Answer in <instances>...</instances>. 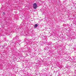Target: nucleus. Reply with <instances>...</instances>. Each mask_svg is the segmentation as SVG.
I'll return each mask as SVG.
<instances>
[{"mask_svg": "<svg viewBox=\"0 0 76 76\" xmlns=\"http://www.w3.org/2000/svg\"><path fill=\"white\" fill-rule=\"evenodd\" d=\"M18 37H16L14 38V40H15L16 41H18Z\"/></svg>", "mask_w": 76, "mask_h": 76, "instance_id": "f03ea898", "label": "nucleus"}, {"mask_svg": "<svg viewBox=\"0 0 76 76\" xmlns=\"http://www.w3.org/2000/svg\"><path fill=\"white\" fill-rule=\"evenodd\" d=\"M32 42H33L32 41V40H29L28 41V43H29V44H32Z\"/></svg>", "mask_w": 76, "mask_h": 76, "instance_id": "7ed1b4c3", "label": "nucleus"}, {"mask_svg": "<svg viewBox=\"0 0 76 76\" xmlns=\"http://www.w3.org/2000/svg\"><path fill=\"white\" fill-rule=\"evenodd\" d=\"M33 7L34 9H37V4L36 3L34 4H33Z\"/></svg>", "mask_w": 76, "mask_h": 76, "instance_id": "f257e3e1", "label": "nucleus"}, {"mask_svg": "<svg viewBox=\"0 0 76 76\" xmlns=\"http://www.w3.org/2000/svg\"><path fill=\"white\" fill-rule=\"evenodd\" d=\"M3 13L4 15V12H3Z\"/></svg>", "mask_w": 76, "mask_h": 76, "instance_id": "423d86ee", "label": "nucleus"}, {"mask_svg": "<svg viewBox=\"0 0 76 76\" xmlns=\"http://www.w3.org/2000/svg\"><path fill=\"white\" fill-rule=\"evenodd\" d=\"M38 26L37 24H36L34 26V28H37Z\"/></svg>", "mask_w": 76, "mask_h": 76, "instance_id": "20e7f679", "label": "nucleus"}, {"mask_svg": "<svg viewBox=\"0 0 76 76\" xmlns=\"http://www.w3.org/2000/svg\"><path fill=\"white\" fill-rule=\"evenodd\" d=\"M46 43H47V40H46Z\"/></svg>", "mask_w": 76, "mask_h": 76, "instance_id": "39448f33", "label": "nucleus"}]
</instances>
